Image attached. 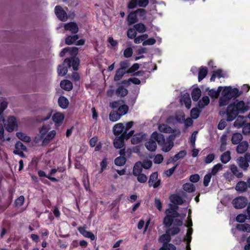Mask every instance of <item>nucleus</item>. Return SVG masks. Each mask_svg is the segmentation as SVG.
Returning <instances> with one entry per match:
<instances>
[{
	"instance_id": "5",
	"label": "nucleus",
	"mask_w": 250,
	"mask_h": 250,
	"mask_svg": "<svg viewBox=\"0 0 250 250\" xmlns=\"http://www.w3.org/2000/svg\"><path fill=\"white\" fill-rule=\"evenodd\" d=\"M4 126L6 130L9 132L14 131L16 128H18V124L16 119L14 116H10L8 117L6 123H3V127Z\"/></svg>"
},
{
	"instance_id": "30",
	"label": "nucleus",
	"mask_w": 250,
	"mask_h": 250,
	"mask_svg": "<svg viewBox=\"0 0 250 250\" xmlns=\"http://www.w3.org/2000/svg\"><path fill=\"white\" fill-rule=\"evenodd\" d=\"M64 118V115L61 113L57 112L52 116L53 121L56 124L62 123Z\"/></svg>"
},
{
	"instance_id": "50",
	"label": "nucleus",
	"mask_w": 250,
	"mask_h": 250,
	"mask_svg": "<svg viewBox=\"0 0 250 250\" xmlns=\"http://www.w3.org/2000/svg\"><path fill=\"white\" fill-rule=\"evenodd\" d=\"M201 110L197 108H193L190 111V116L193 119H197L200 115Z\"/></svg>"
},
{
	"instance_id": "11",
	"label": "nucleus",
	"mask_w": 250,
	"mask_h": 250,
	"mask_svg": "<svg viewBox=\"0 0 250 250\" xmlns=\"http://www.w3.org/2000/svg\"><path fill=\"white\" fill-rule=\"evenodd\" d=\"M125 137L122 135L116 136L113 141V145L116 148H122L125 145Z\"/></svg>"
},
{
	"instance_id": "7",
	"label": "nucleus",
	"mask_w": 250,
	"mask_h": 250,
	"mask_svg": "<svg viewBox=\"0 0 250 250\" xmlns=\"http://www.w3.org/2000/svg\"><path fill=\"white\" fill-rule=\"evenodd\" d=\"M79 62V59L78 58L72 57L65 59L63 61V65H67L68 68L72 66L74 70H77Z\"/></svg>"
},
{
	"instance_id": "26",
	"label": "nucleus",
	"mask_w": 250,
	"mask_h": 250,
	"mask_svg": "<svg viewBox=\"0 0 250 250\" xmlns=\"http://www.w3.org/2000/svg\"><path fill=\"white\" fill-rule=\"evenodd\" d=\"M191 95L193 101L197 102L201 96V91L198 87L194 88L192 90Z\"/></svg>"
},
{
	"instance_id": "36",
	"label": "nucleus",
	"mask_w": 250,
	"mask_h": 250,
	"mask_svg": "<svg viewBox=\"0 0 250 250\" xmlns=\"http://www.w3.org/2000/svg\"><path fill=\"white\" fill-rule=\"evenodd\" d=\"M128 110H129L128 106L126 104H124L120 105L118 107L117 111L122 117V116L125 115L128 112Z\"/></svg>"
},
{
	"instance_id": "34",
	"label": "nucleus",
	"mask_w": 250,
	"mask_h": 250,
	"mask_svg": "<svg viewBox=\"0 0 250 250\" xmlns=\"http://www.w3.org/2000/svg\"><path fill=\"white\" fill-rule=\"evenodd\" d=\"M144 135L141 133H138L133 136L131 142L133 145L140 143L143 140Z\"/></svg>"
},
{
	"instance_id": "25",
	"label": "nucleus",
	"mask_w": 250,
	"mask_h": 250,
	"mask_svg": "<svg viewBox=\"0 0 250 250\" xmlns=\"http://www.w3.org/2000/svg\"><path fill=\"white\" fill-rule=\"evenodd\" d=\"M58 104L62 109L68 107L69 101L64 96H60L58 99Z\"/></svg>"
},
{
	"instance_id": "16",
	"label": "nucleus",
	"mask_w": 250,
	"mask_h": 250,
	"mask_svg": "<svg viewBox=\"0 0 250 250\" xmlns=\"http://www.w3.org/2000/svg\"><path fill=\"white\" fill-rule=\"evenodd\" d=\"M126 20L128 22V25H131L136 23L138 21V19L137 18L136 12L134 11L130 12L127 17Z\"/></svg>"
},
{
	"instance_id": "40",
	"label": "nucleus",
	"mask_w": 250,
	"mask_h": 250,
	"mask_svg": "<svg viewBox=\"0 0 250 250\" xmlns=\"http://www.w3.org/2000/svg\"><path fill=\"white\" fill-rule=\"evenodd\" d=\"M159 130L164 133H170L173 131V129L166 124H162L159 126Z\"/></svg>"
},
{
	"instance_id": "38",
	"label": "nucleus",
	"mask_w": 250,
	"mask_h": 250,
	"mask_svg": "<svg viewBox=\"0 0 250 250\" xmlns=\"http://www.w3.org/2000/svg\"><path fill=\"white\" fill-rule=\"evenodd\" d=\"M67 65H59L58 67V74L59 76H63L68 71Z\"/></svg>"
},
{
	"instance_id": "32",
	"label": "nucleus",
	"mask_w": 250,
	"mask_h": 250,
	"mask_svg": "<svg viewBox=\"0 0 250 250\" xmlns=\"http://www.w3.org/2000/svg\"><path fill=\"white\" fill-rule=\"evenodd\" d=\"M171 202L176 205H182L183 203L182 198L178 195L173 194L170 196Z\"/></svg>"
},
{
	"instance_id": "17",
	"label": "nucleus",
	"mask_w": 250,
	"mask_h": 250,
	"mask_svg": "<svg viewBox=\"0 0 250 250\" xmlns=\"http://www.w3.org/2000/svg\"><path fill=\"white\" fill-rule=\"evenodd\" d=\"M146 148L150 151H155L157 148V144L155 140L151 138V136L150 139L145 143Z\"/></svg>"
},
{
	"instance_id": "6",
	"label": "nucleus",
	"mask_w": 250,
	"mask_h": 250,
	"mask_svg": "<svg viewBox=\"0 0 250 250\" xmlns=\"http://www.w3.org/2000/svg\"><path fill=\"white\" fill-rule=\"evenodd\" d=\"M148 185L154 188H158L161 184V180L158 177V174L157 172L152 173L149 176L148 180Z\"/></svg>"
},
{
	"instance_id": "24",
	"label": "nucleus",
	"mask_w": 250,
	"mask_h": 250,
	"mask_svg": "<svg viewBox=\"0 0 250 250\" xmlns=\"http://www.w3.org/2000/svg\"><path fill=\"white\" fill-rule=\"evenodd\" d=\"M210 100L209 97L207 96H204L200 100L197 104V106L200 109L203 108L205 106L208 105L209 103Z\"/></svg>"
},
{
	"instance_id": "12",
	"label": "nucleus",
	"mask_w": 250,
	"mask_h": 250,
	"mask_svg": "<svg viewBox=\"0 0 250 250\" xmlns=\"http://www.w3.org/2000/svg\"><path fill=\"white\" fill-rule=\"evenodd\" d=\"M125 131V126L123 123L115 124L113 127V134L116 136H120Z\"/></svg>"
},
{
	"instance_id": "55",
	"label": "nucleus",
	"mask_w": 250,
	"mask_h": 250,
	"mask_svg": "<svg viewBox=\"0 0 250 250\" xmlns=\"http://www.w3.org/2000/svg\"><path fill=\"white\" fill-rule=\"evenodd\" d=\"M56 135V131L54 130L50 131L44 138L43 142H49L52 140Z\"/></svg>"
},
{
	"instance_id": "52",
	"label": "nucleus",
	"mask_w": 250,
	"mask_h": 250,
	"mask_svg": "<svg viewBox=\"0 0 250 250\" xmlns=\"http://www.w3.org/2000/svg\"><path fill=\"white\" fill-rule=\"evenodd\" d=\"M125 157H117L114 162L116 165L118 166H122L124 165L126 162Z\"/></svg>"
},
{
	"instance_id": "10",
	"label": "nucleus",
	"mask_w": 250,
	"mask_h": 250,
	"mask_svg": "<svg viewBox=\"0 0 250 250\" xmlns=\"http://www.w3.org/2000/svg\"><path fill=\"white\" fill-rule=\"evenodd\" d=\"M247 199L244 197H239L234 199L232 201L233 206L236 208H242L247 204Z\"/></svg>"
},
{
	"instance_id": "35",
	"label": "nucleus",
	"mask_w": 250,
	"mask_h": 250,
	"mask_svg": "<svg viewBox=\"0 0 250 250\" xmlns=\"http://www.w3.org/2000/svg\"><path fill=\"white\" fill-rule=\"evenodd\" d=\"M121 116L117 111H111L109 115V119L112 122H115L119 120Z\"/></svg>"
},
{
	"instance_id": "15",
	"label": "nucleus",
	"mask_w": 250,
	"mask_h": 250,
	"mask_svg": "<svg viewBox=\"0 0 250 250\" xmlns=\"http://www.w3.org/2000/svg\"><path fill=\"white\" fill-rule=\"evenodd\" d=\"M237 161L239 166L246 170L249 166V162H250V159L249 157H239Z\"/></svg>"
},
{
	"instance_id": "27",
	"label": "nucleus",
	"mask_w": 250,
	"mask_h": 250,
	"mask_svg": "<svg viewBox=\"0 0 250 250\" xmlns=\"http://www.w3.org/2000/svg\"><path fill=\"white\" fill-rule=\"evenodd\" d=\"M143 168L142 163L141 162L139 161L136 163L133 169V175L135 176L141 174Z\"/></svg>"
},
{
	"instance_id": "29",
	"label": "nucleus",
	"mask_w": 250,
	"mask_h": 250,
	"mask_svg": "<svg viewBox=\"0 0 250 250\" xmlns=\"http://www.w3.org/2000/svg\"><path fill=\"white\" fill-rule=\"evenodd\" d=\"M242 135L238 132H235L233 134L231 137V142L234 145L239 144L242 140Z\"/></svg>"
},
{
	"instance_id": "64",
	"label": "nucleus",
	"mask_w": 250,
	"mask_h": 250,
	"mask_svg": "<svg viewBox=\"0 0 250 250\" xmlns=\"http://www.w3.org/2000/svg\"><path fill=\"white\" fill-rule=\"evenodd\" d=\"M142 163V167L145 169H148L151 167L152 163L151 160L146 159L144 160Z\"/></svg>"
},
{
	"instance_id": "54",
	"label": "nucleus",
	"mask_w": 250,
	"mask_h": 250,
	"mask_svg": "<svg viewBox=\"0 0 250 250\" xmlns=\"http://www.w3.org/2000/svg\"><path fill=\"white\" fill-rule=\"evenodd\" d=\"M139 64L138 63H135L133 64L130 67H129L126 72H127V74H131L133 73L136 72V71H137L139 68Z\"/></svg>"
},
{
	"instance_id": "62",
	"label": "nucleus",
	"mask_w": 250,
	"mask_h": 250,
	"mask_svg": "<svg viewBox=\"0 0 250 250\" xmlns=\"http://www.w3.org/2000/svg\"><path fill=\"white\" fill-rule=\"evenodd\" d=\"M246 219H250L249 218H248V216L247 215L240 214L236 218V220L240 223H243L245 221Z\"/></svg>"
},
{
	"instance_id": "20",
	"label": "nucleus",
	"mask_w": 250,
	"mask_h": 250,
	"mask_svg": "<svg viewBox=\"0 0 250 250\" xmlns=\"http://www.w3.org/2000/svg\"><path fill=\"white\" fill-rule=\"evenodd\" d=\"M223 87L221 86H219L217 89L216 90L215 89L213 88L211 89H209L208 88L207 89V91L208 90V94L209 96H210L212 98H217L220 95L221 91L222 90Z\"/></svg>"
},
{
	"instance_id": "48",
	"label": "nucleus",
	"mask_w": 250,
	"mask_h": 250,
	"mask_svg": "<svg viewBox=\"0 0 250 250\" xmlns=\"http://www.w3.org/2000/svg\"><path fill=\"white\" fill-rule=\"evenodd\" d=\"M137 31L134 27L129 28L127 31V36L130 39L135 38L137 35Z\"/></svg>"
},
{
	"instance_id": "43",
	"label": "nucleus",
	"mask_w": 250,
	"mask_h": 250,
	"mask_svg": "<svg viewBox=\"0 0 250 250\" xmlns=\"http://www.w3.org/2000/svg\"><path fill=\"white\" fill-rule=\"evenodd\" d=\"M183 100L187 108L189 109L191 107V101L189 95L185 94L183 96Z\"/></svg>"
},
{
	"instance_id": "9",
	"label": "nucleus",
	"mask_w": 250,
	"mask_h": 250,
	"mask_svg": "<svg viewBox=\"0 0 250 250\" xmlns=\"http://www.w3.org/2000/svg\"><path fill=\"white\" fill-rule=\"evenodd\" d=\"M175 136L174 135H169L167 142L165 141L164 144L161 146H162V150L165 152H167L169 151L174 146L173 140H174Z\"/></svg>"
},
{
	"instance_id": "44",
	"label": "nucleus",
	"mask_w": 250,
	"mask_h": 250,
	"mask_svg": "<svg viewBox=\"0 0 250 250\" xmlns=\"http://www.w3.org/2000/svg\"><path fill=\"white\" fill-rule=\"evenodd\" d=\"M180 229L178 227H172L166 230V232L168 233L170 237L177 234L180 232Z\"/></svg>"
},
{
	"instance_id": "60",
	"label": "nucleus",
	"mask_w": 250,
	"mask_h": 250,
	"mask_svg": "<svg viewBox=\"0 0 250 250\" xmlns=\"http://www.w3.org/2000/svg\"><path fill=\"white\" fill-rule=\"evenodd\" d=\"M24 202V197L23 196H20L15 201V204L17 207H21Z\"/></svg>"
},
{
	"instance_id": "1",
	"label": "nucleus",
	"mask_w": 250,
	"mask_h": 250,
	"mask_svg": "<svg viewBox=\"0 0 250 250\" xmlns=\"http://www.w3.org/2000/svg\"><path fill=\"white\" fill-rule=\"evenodd\" d=\"M234 102L228 105L226 111V120L228 122L233 121L237 117V119L234 123V126L237 127H241L244 122H240L238 121L239 118L243 119L244 116L238 115L239 114H244L249 110V107L246 105L243 101Z\"/></svg>"
},
{
	"instance_id": "28",
	"label": "nucleus",
	"mask_w": 250,
	"mask_h": 250,
	"mask_svg": "<svg viewBox=\"0 0 250 250\" xmlns=\"http://www.w3.org/2000/svg\"><path fill=\"white\" fill-rule=\"evenodd\" d=\"M208 72V69L205 66H201L198 72V81H201L207 76Z\"/></svg>"
},
{
	"instance_id": "42",
	"label": "nucleus",
	"mask_w": 250,
	"mask_h": 250,
	"mask_svg": "<svg viewBox=\"0 0 250 250\" xmlns=\"http://www.w3.org/2000/svg\"><path fill=\"white\" fill-rule=\"evenodd\" d=\"M247 188V183L241 181L238 182L235 187V189L236 190L240 192H244L245 191Z\"/></svg>"
},
{
	"instance_id": "46",
	"label": "nucleus",
	"mask_w": 250,
	"mask_h": 250,
	"mask_svg": "<svg viewBox=\"0 0 250 250\" xmlns=\"http://www.w3.org/2000/svg\"><path fill=\"white\" fill-rule=\"evenodd\" d=\"M16 135L17 137L21 141L25 142H29L30 141V137L27 136L25 134L22 132H17Z\"/></svg>"
},
{
	"instance_id": "13",
	"label": "nucleus",
	"mask_w": 250,
	"mask_h": 250,
	"mask_svg": "<svg viewBox=\"0 0 250 250\" xmlns=\"http://www.w3.org/2000/svg\"><path fill=\"white\" fill-rule=\"evenodd\" d=\"M64 29L70 31L72 34H76L79 31L77 24L74 22H70L65 24Z\"/></svg>"
},
{
	"instance_id": "19",
	"label": "nucleus",
	"mask_w": 250,
	"mask_h": 250,
	"mask_svg": "<svg viewBox=\"0 0 250 250\" xmlns=\"http://www.w3.org/2000/svg\"><path fill=\"white\" fill-rule=\"evenodd\" d=\"M78 230L80 233H81L84 237L89 238L91 240H94L95 239V235L91 232L88 231L84 228L80 227Z\"/></svg>"
},
{
	"instance_id": "33",
	"label": "nucleus",
	"mask_w": 250,
	"mask_h": 250,
	"mask_svg": "<svg viewBox=\"0 0 250 250\" xmlns=\"http://www.w3.org/2000/svg\"><path fill=\"white\" fill-rule=\"evenodd\" d=\"M125 74H127L126 71H125L120 68H118L116 71V73L114 77V80L115 82L120 81Z\"/></svg>"
},
{
	"instance_id": "31",
	"label": "nucleus",
	"mask_w": 250,
	"mask_h": 250,
	"mask_svg": "<svg viewBox=\"0 0 250 250\" xmlns=\"http://www.w3.org/2000/svg\"><path fill=\"white\" fill-rule=\"evenodd\" d=\"M230 101V100L229 97H228L222 93V96L220 97L219 100V105L220 106L227 105L229 104Z\"/></svg>"
},
{
	"instance_id": "45",
	"label": "nucleus",
	"mask_w": 250,
	"mask_h": 250,
	"mask_svg": "<svg viewBox=\"0 0 250 250\" xmlns=\"http://www.w3.org/2000/svg\"><path fill=\"white\" fill-rule=\"evenodd\" d=\"M133 27H134L136 31L139 33H144L146 30V26L142 22L134 25Z\"/></svg>"
},
{
	"instance_id": "2",
	"label": "nucleus",
	"mask_w": 250,
	"mask_h": 250,
	"mask_svg": "<svg viewBox=\"0 0 250 250\" xmlns=\"http://www.w3.org/2000/svg\"><path fill=\"white\" fill-rule=\"evenodd\" d=\"M8 106V103L5 101H2L0 104V139L4 141V128L3 124L5 122L3 112L6 109Z\"/></svg>"
},
{
	"instance_id": "21",
	"label": "nucleus",
	"mask_w": 250,
	"mask_h": 250,
	"mask_svg": "<svg viewBox=\"0 0 250 250\" xmlns=\"http://www.w3.org/2000/svg\"><path fill=\"white\" fill-rule=\"evenodd\" d=\"M60 86L62 88L66 91H70L73 88V84L69 80H64L61 82Z\"/></svg>"
},
{
	"instance_id": "63",
	"label": "nucleus",
	"mask_w": 250,
	"mask_h": 250,
	"mask_svg": "<svg viewBox=\"0 0 250 250\" xmlns=\"http://www.w3.org/2000/svg\"><path fill=\"white\" fill-rule=\"evenodd\" d=\"M133 54V50L131 47L126 48L124 51V56L126 58L130 57Z\"/></svg>"
},
{
	"instance_id": "49",
	"label": "nucleus",
	"mask_w": 250,
	"mask_h": 250,
	"mask_svg": "<svg viewBox=\"0 0 250 250\" xmlns=\"http://www.w3.org/2000/svg\"><path fill=\"white\" fill-rule=\"evenodd\" d=\"M183 189L186 191L190 193L194 191L195 188L192 184L186 183L183 185Z\"/></svg>"
},
{
	"instance_id": "8",
	"label": "nucleus",
	"mask_w": 250,
	"mask_h": 250,
	"mask_svg": "<svg viewBox=\"0 0 250 250\" xmlns=\"http://www.w3.org/2000/svg\"><path fill=\"white\" fill-rule=\"evenodd\" d=\"M55 13L57 17L62 21H65L68 19V16L66 12L63 8L59 5H57L55 7Z\"/></svg>"
},
{
	"instance_id": "4",
	"label": "nucleus",
	"mask_w": 250,
	"mask_h": 250,
	"mask_svg": "<svg viewBox=\"0 0 250 250\" xmlns=\"http://www.w3.org/2000/svg\"><path fill=\"white\" fill-rule=\"evenodd\" d=\"M223 93L225 96L229 97L230 100L232 98H236L240 96L242 92L239 91V89L237 88H232L230 86H225L222 91Z\"/></svg>"
},
{
	"instance_id": "39",
	"label": "nucleus",
	"mask_w": 250,
	"mask_h": 250,
	"mask_svg": "<svg viewBox=\"0 0 250 250\" xmlns=\"http://www.w3.org/2000/svg\"><path fill=\"white\" fill-rule=\"evenodd\" d=\"M78 39V35L68 36L65 38V42L66 44L71 45L75 42Z\"/></svg>"
},
{
	"instance_id": "47",
	"label": "nucleus",
	"mask_w": 250,
	"mask_h": 250,
	"mask_svg": "<svg viewBox=\"0 0 250 250\" xmlns=\"http://www.w3.org/2000/svg\"><path fill=\"white\" fill-rule=\"evenodd\" d=\"M120 68L121 69L126 71L129 68L130 66V62L128 60H125L123 61H121L120 62Z\"/></svg>"
},
{
	"instance_id": "51",
	"label": "nucleus",
	"mask_w": 250,
	"mask_h": 250,
	"mask_svg": "<svg viewBox=\"0 0 250 250\" xmlns=\"http://www.w3.org/2000/svg\"><path fill=\"white\" fill-rule=\"evenodd\" d=\"M176 247L171 243H167L163 246L160 248L159 250H176Z\"/></svg>"
},
{
	"instance_id": "58",
	"label": "nucleus",
	"mask_w": 250,
	"mask_h": 250,
	"mask_svg": "<svg viewBox=\"0 0 250 250\" xmlns=\"http://www.w3.org/2000/svg\"><path fill=\"white\" fill-rule=\"evenodd\" d=\"M138 1L137 0H129L127 3V7L129 9H133L138 6Z\"/></svg>"
},
{
	"instance_id": "53",
	"label": "nucleus",
	"mask_w": 250,
	"mask_h": 250,
	"mask_svg": "<svg viewBox=\"0 0 250 250\" xmlns=\"http://www.w3.org/2000/svg\"><path fill=\"white\" fill-rule=\"evenodd\" d=\"M230 170L232 172L236 175L237 177H242L243 174L241 172H240L234 165H232L230 166Z\"/></svg>"
},
{
	"instance_id": "18",
	"label": "nucleus",
	"mask_w": 250,
	"mask_h": 250,
	"mask_svg": "<svg viewBox=\"0 0 250 250\" xmlns=\"http://www.w3.org/2000/svg\"><path fill=\"white\" fill-rule=\"evenodd\" d=\"M248 146V143L247 141H243L240 143L237 146L236 151L238 153L243 154L247 151Z\"/></svg>"
},
{
	"instance_id": "37",
	"label": "nucleus",
	"mask_w": 250,
	"mask_h": 250,
	"mask_svg": "<svg viewBox=\"0 0 250 250\" xmlns=\"http://www.w3.org/2000/svg\"><path fill=\"white\" fill-rule=\"evenodd\" d=\"M222 77H224L222 73V70L221 69H218L216 71H213L210 81L211 82H214L216 78L220 79Z\"/></svg>"
},
{
	"instance_id": "57",
	"label": "nucleus",
	"mask_w": 250,
	"mask_h": 250,
	"mask_svg": "<svg viewBox=\"0 0 250 250\" xmlns=\"http://www.w3.org/2000/svg\"><path fill=\"white\" fill-rule=\"evenodd\" d=\"M135 176L137 177V181L141 183H145L147 180V176L143 173L139 174L137 175H135Z\"/></svg>"
},
{
	"instance_id": "22",
	"label": "nucleus",
	"mask_w": 250,
	"mask_h": 250,
	"mask_svg": "<svg viewBox=\"0 0 250 250\" xmlns=\"http://www.w3.org/2000/svg\"><path fill=\"white\" fill-rule=\"evenodd\" d=\"M171 237L170 235L166 232V233L160 235L158 238V242L163 244V245H165L167 243L171 241Z\"/></svg>"
},
{
	"instance_id": "14",
	"label": "nucleus",
	"mask_w": 250,
	"mask_h": 250,
	"mask_svg": "<svg viewBox=\"0 0 250 250\" xmlns=\"http://www.w3.org/2000/svg\"><path fill=\"white\" fill-rule=\"evenodd\" d=\"M151 138L155 140V142H158L159 145H161L162 144H164L165 141L164 136L162 134L158 133L156 131L153 132L151 134Z\"/></svg>"
},
{
	"instance_id": "56",
	"label": "nucleus",
	"mask_w": 250,
	"mask_h": 250,
	"mask_svg": "<svg viewBox=\"0 0 250 250\" xmlns=\"http://www.w3.org/2000/svg\"><path fill=\"white\" fill-rule=\"evenodd\" d=\"M124 100H118L110 103L109 106L113 109L119 107L122 103H124Z\"/></svg>"
},
{
	"instance_id": "41",
	"label": "nucleus",
	"mask_w": 250,
	"mask_h": 250,
	"mask_svg": "<svg viewBox=\"0 0 250 250\" xmlns=\"http://www.w3.org/2000/svg\"><path fill=\"white\" fill-rule=\"evenodd\" d=\"M236 229L239 231L250 232V225L248 224H238Z\"/></svg>"
},
{
	"instance_id": "61",
	"label": "nucleus",
	"mask_w": 250,
	"mask_h": 250,
	"mask_svg": "<svg viewBox=\"0 0 250 250\" xmlns=\"http://www.w3.org/2000/svg\"><path fill=\"white\" fill-rule=\"evenodd\" d=\"M156 40L154 38H151L149 39H148L144 41L143 42V46H146V45H152L156 43Z\"/></svg>"
},
{
	"instance_id": "23",
	"label": "nucleus",
	"mask_w": 250,
	"mask_h": 250,
	"mask_svg": "<svg viewBox=\"0 0 250 250\" xmlns=\"http://www.w3.org/2000/svg\"><path fill=\"white\" fill-rule=\"evenodd\" d=\"M128 91L123 87V85L119 86L116 90L115 93L117 96L124 97L128 94Z\"/></svg>"
},
{
	"instance_id": "59",
	"label": "nucleus",
	"mask_w": 250,
	"mask_h": 250,
	"mask_svg": "<svg viewBox=\"0 0 250 250\" xmlns=\"http://www.w3.org/2000/svg\"><path fill=\"white\" fill-rule=\"evenodd\" d=\"M222 165L220 164L215 165L211 169V171L210 173L211 175H215L219 170L222 169Z\"/></svg>"
},
{
	"instance_id": "3",
	"label": "nucleus",
	"mask_w": 250,
	"mask_h": 250,
	"mask_svg": "<svg viewBox=\"0 0 250 250\" xmlns=\"http://www.w3.org/2000/svg\"><path fill=\"white\" fill-rule=\"evenodd\" d=\"M167 214L166 216L164 218L163 224L166 227H168L172 223L173 218L179 216V213L175 210L172 209H167L165 211Z\"/></svg>"
}]
</instances>
